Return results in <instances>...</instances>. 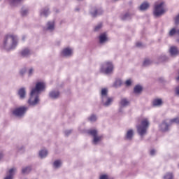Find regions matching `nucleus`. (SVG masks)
Listing matches in <instances>:
<instances>
[{
    "label": "nucleus",
    "mask_w": 179,
    "mask_h": 179,
    "mask_svg": "<svg viewBox=\"0 0 179 179\" xmlns=\"http://www.w3.org/2000/svg\"><path fill=\"white\" fill-rule=\"evenodd\" d=\"M44 89H45V83L43 82L36 83L35 88H33L30 93V97L28 100L29 106L34 107L40 103V94H41V92H44Z\"/></svg>",
    "instance_id": "nucleus-1"
},
{
    "label": "nucleus",
    "mask_w": 179,
    "mask_h": 179,
    "mask_svg": "<svg viewBox=\"0 0 179 179\" xmlns=\"http://www.w3.org/2000/svg\"><path fill=\"white\" fill-rule=\"evenodd\" d=\"M19 37L15 34H7L4 36L1 48L6 51H12L17 47Z\"/></svg>",
    "instance_id": "nucleus-2"
},
{
    "label": "nucleus",
    "mask_w": 179,
    "mask_h": 179,
    "mask_svg": "<svg viewBox=\"0 0 179 179\" xmlns=\"http://www.w3.org/2000/svg\"><path fill=\"white\" fill-rule=\"evenodd\" d=\"M150 125L149 119L144 118L141 120V124L137 126V132L140 135L141 138H143L148 133V129Z\"/></svg>",
    "instance_id": "nucleus-3"
},
{
    "label": "nucleus",
    "mask_w": 179,
    "mask_h": 179,
    "mask_svg": "<svg viewBox=\"0 0 179 179\" xmlns=\"http://www.w3.org/2000/svg\"><path fill=\"white\" fill-rule=\"evenodd\" d=\"M101 100L103 106L105 107H109L111 106V103L113 101V99L108 97V89L102 88L101 90Z\"/></svg>",
    "instance_id": "nucleus-4"
},
{
    "label": "nucleus",
    "mask_w": 179,
    "mask_h": 179,
    "mask_svg": "<svg viewBox=\"0 0 179 179\" xmlns=\"http://www.w3.org/2000/svg\"><path fill=\"white\" fill-rule=\"evenodd\" d=\"M113 71L114 65H113V62L110 61L105 62L101 65L100 71L102 72V73H105V75H110L113 73Z\"/></svg>",
    "instance_id": "nucleus-5"
},
{
    "label": "nucleus",
    "mask_w": 179,
    "mask_h": 179,
    "mask_svg": "<svg viewBox=\"0 0 179 179\" xmlns=\"http://www.w3.org/2000/svg\"><path fill=\"white\" fill-rule=\"evenodd\" d=\"M166 13V9H164V2L159 3H155L154 6L153 15L155 17H159Z\"/></svg>",
    "instance_id": "nucleus-6"
},
{
    "label": "nucleus",
    "mask_w": 179,
    "mask_h": 179,
    "mask_svg": "<svg viewBox=\"0 0 179 179\" xmlns=\"http://www.w3.org/2000/svg\"><path fill=\"white\" fill-rule=\"evenodd\" d=\"M171 124H179V117L171 119V120H169H169L164 121L159 125L160 131H162V132H166V131L169 129Z\"/></svg>",
    "instance_id": "nucleus-7"
},
{
    "label": "nucleus",
    "mask_w": 179,
    "mask_h": 179,
    "mask_svg": "<svg viewBox=\"0 0 179 179\" xmlns=\"http://www.w3.org/2000/svg\"><path fill=\"white\" fill-rule=\"evenodd\" d=\"M29 110V106H23L18 108H15L13 110V115L17 118H23L27 110Z\"/></svg>",
    "instance_id": "nucleus-8"
},
{
    "label": "nucleus",
    "mask_w": 179,
    "mask_h": 179,
    "mask_svg": "<svg viewBox=\"0 0 179 179\" xmlns=\"http://www.w3.org/2000/svg\"><path fill=\"white\" fill-rule=\"evenodd\" d=\"M88 134L93 137L92 145H98L99 143L101 142V136H99L98 131L96 129L88 130Z\"/></svg>",
    "instance_id": "nucleus-9"
},
{
    "label": "nucleus",
    "mask_w": 179,
    "mask_h": 179,
    "mask_svg": "<svg viewBox=\"0 0 179 179\" xmlns=\"http://www.w3.org/2000/svg\"><path fill=\"white\" fill-rule=\"evenodd\" d=\"M73 54V50L69 48H64L62 52V55L66 57H72Z\"/></svg>",
    "instance_id": "nucleus-10"
},
{
    "label": "nucleus",
    "mask_w": 179,
    "mask_h": 179,
    "mask_svg": "<svg viewBox=\"0 0 179 179\" xmlns=\"http://www.w3.org/2000/svg\"><path fill=\"white\" fill-rule=\"evenodd\" d=\"M91 15L92 17H96V16H99L103 13V10L101 9H97L96 8H92L90 10Z\"/></svg>",
    "instance_id": "nucleus-11"
},
{
    "label": "nucleus",
    "mask_w": 179,
    "mask_h": 179,
    "mask_svg": "<svg viewBox=\"0 0 179 179\" xmlns=\"http://www.w3.org/2000/svg\"><path fill=\"white\" fill-rule=\"evenodd\" d=\"M99 43L100 44H106L107 41H108V37L107 36V34L102 33L99 35Z\"/></svg>",
    "instance_id": "nucleus-12"
},
{
    "label": "nucleus",
    "mask_w": 179,
    "mask_h": 179,
    "mask_svg": "<svg viewBox=\"0 0 179 179\" xmlns=\"http://www.w3.org/2000/svg\"><path fill=\"white\" fill-rule=\"evenodd\" d=\"M46 30L48 31H54L55 30V22L50 21L48 22L46 24Z\"/></svg>",
    "instance_id": "nucleus-13"
},
{
    "label": "nucleus",
    "mask_w": 179,
    "mask_h": 179,
    "mask_svg": "<svg viewBox=\"0 0 179 179\" xmlns=\"http://www.w3.org/2000/svg\"><path fill=\"white\" fill-rule=\"evenodd\" d=\"M17 94L21 100L26 99V88L22 87L18 90Z\"/></svg>",
    "instance_id": "nucleus-14"
},
{
    "label": "nucleus",
    "mask_w": 179,
    "mask_h": 179,
    "mask_svg": "<svg viewBox=\"0 0 179 179\" xmlns=\"http://www.w3.org/2000/svg\"><path fill=\"white\" fill-rule=\"evenodd\" d=\"M16 173V168H12L9 170L8 174L4 178V179H13V176Z\"/></svg>",
    "instance_id": "nucleus-15"
},
{
    "label": "nucleus",
    "mask_w": 179,
    "mask_h": 179,
    "mask_svg": "<svg viewBox=\"0 0 179 179\" xmlns=\"http://www.w3.org/2000/svg\"><path fill=\"white\" fill-rule=\"evenodd\" d=\"M49 96L50 97V99H58L59 97V91L58 90H52L50 93H49Z\"/></svg>",
    "instance_id": "nucleus-16"
},
{
    "label": "nucleus",
    "mask_w": 179,
    "mask_h": 179,
    "mask_svg": "<svg viewBox=\"0 0 179 179\" xmlns=\"http://www.w3.org/2000/svg\"><path fill=\"white\" fill-rule=\"evenodd\" d=\"M169 52L171 57H176V55H178V49L176 46H172L170 48Z\"/></svg>",
    "instance_id": "nucleus-17"
},
{
    "label": "nucleus",
    "mask_w": 179,
    "mask_h": 179,
    "mask_svg": "<svg viewBox=\"0 0 179 179\" xmlns=\"http://www.w3.org/2000/svg\"><path fill=\"white\" fill-rule=\"evenodd\" d=\"M120 107H128L129 106V101L127 98H122L120 100Z\"/></svg>",
    "instance_id": "nucleus-18"
},
{
    "label": "nucleus",
    "mask_w": 179,
    "mask_h": 179,
    "mask_svg": "<svg viewBox=\"0 0 179 179\" xmlns=\"http://www.w3.org/2000/svg\"><path fill=\"white\" fill-rule=\"evenodd\" d=\"M121 85H122V80L120 78H117L113 84V87L118 89V87H120Z\"/></svg>",
    "instance_id": "nucleus-19"
},
{
    "label": "nucleus",
    "mask_w": 179,
    "mask_h": 179,
    "mask_svg": "<svg viewBox=\"0 0 179 179\" xmlns=\"http://www.w3.org/2000/svg\"><path fill=\"white\" fill-rule=\"evenodd\" d=\"M150 4L148 1H145L139 7L140 10H146V9H149Z\"/></svg>",
    "instance_id": "nucleus-20"
},
{
    "label": "nucleus",
    "mask_w": 179,
    "mask_h": 179,
    "mask_svg": "<svg viewBox=\"0 0 179 179\" xmlns=\"http://www.w3.org/2000/svg\"><path fill=\"white\" fill-rule=\"evenodd\" d=\"M134 136V130L133 129H129L127 131L125 138L128 141H131Z\"/></svg>",
    "instance_id": "nucleus-21"
},
{
    "label": "nucleus",
    "mask_w": 179,
    "mask_h": 179,
    "mask_svg": "<svg viewBox=\"0 0 179 179\" xmlns=\"http://www.w3.org/2000/svg\"><path fill=\"white\" fill-rule=\"evenodd\" d=\"M48 155V151L45 149L41 150L39 151V157L41 159H44L47 157Z\"/></svg>",
    "instance_id": "nucleus-22"
},
{
    "label": "nucleus",
    "mask_w": 179,
    "mask_h": 179,
    "mask_svg": "<svg viewBox=\"0 0 179 179\" xmlns=\"http://www.w3.org/2000/svg\"><path fill=\"white\" fill-rule=\"evenodd\" d=\"M40 15L41 16L47 17L50 15V10H48V8H43L40 11Z\"/></svg>",
    "instance_id": "nucleus-23"
},
{
    "label": "nucleus",
    "mask_w": 179,
    "mask_h": 179,
    "mask_svg": "<svg viewBox=\"0 0 179 179\" xmlns=\"http://www.w3.org/2000/svg\"><path fill=\"white\" fill-rule=\"evenodd\" d=\"M163 101L161 99H156L152 101V106L154 107H157L158 106H162Z\"/></svg>",
    "instance_id": "nucleus-24"
},
{
    "label": "nucleus",
    "mask_w": 179,
    "mask_h": 179,
    "mask_svg": "<svg viewBox=\"0 0 179 179\" xmlns=\"http://www.w3.org/2000/svg\"><path fill=\"white\" fill-rule=\"evenodd\" d=\"M131 16L132 15L131 14H129V13H126L122 15L120 17H121L122 20H129V19H131Z\"/></svg>",
    "instance_id": "nucleus-25"
},
{
    "label": "nucleus",
    "mask_w": 179,
    "mask_h": 179,
    "mask_svg": "<svg viewBox=\"0 0 179 179\" xmlns=\"http://www.w3.org/2000/svg\"><path fill=\"white\" fill-rule=\"evenodd\" d=\"M21 55L22 57H29L30 55V50L29 48L23 49L21 51Z\"/></svg>",
    "instance_id": "nucleus-26"
},
{
    "label": "nucleus",
    "mask_w": 179,
    "mask_h": 179,
    "mask_svg": "<svg viewBox=\"0 0 179 179\" xmlns=\"http://www.w3.org/2000/svg\"><path fill=\"white\" fill-rule=\"evenodd\" d=\"M62 166V160H56L53 163V167L54 169H59V167Z\"/></svg>",
    "instance_id": "nucleus-27"
},
{
    "label": "nucleus",
    "mask_w": 179,
    "mask_h": 179,
    "mask_svg": "<svg viewBox=\"0 0 179 179\" xmlns=\"http://www.w3.org/2000/svg\"><path fill=\"white\" fill-rule=\"evenodd\" d=\"M31 171V166H26L22 168V174H29Z\"/></svg>",
    "instance_id": "nucleus-28"
},
{
    "label": "nucleus",
    "mask_w": 179,
    "mask_h": 179,
    "mask_svg": "<svg viewBox=\"0 0 179 179\" xmlns=\"http://www.w3.org/2000/svg\"><path fill=\"white\" fill-rule=\"evenodd\" d=\"M22 0H7L11 6H16Z\"/></svg>",
    "instance_id": "nucleus-29"
},
{
    "label": "nucleus",
    "mask_w": 179,
    "mask_h": 179,
    "mask_svg": "<svg viewBox=\"0 0 179 179\" xmlns=\"http://www.w3.org/2000/svg\"><path fill=\"white\" fill-rule=\"evenodd\" d=\"M136 94H139V93L142 92V86L141 85H136L134 90Z\"/></svg>",
    "instance_id": "nucleus-30"
},
{
    "label": "nucleus",
    "mask_w": 179,
    "mask_h": 179,
    "mask_svg": "<svg viewBox=\"0 0 179 179\" xmlns=\"http://www.w3.org/2000/svg\"><path fill=\"white\" fill-rule=\"evenodd\" d=\"M167 59H169V58L165 55H162L159 57V62H164L167 61Z\"/></svg>",
    "instance_id": "nucleus-31"
},
{
    "label": "nucleus",
    "mask_w": 179,
    "mask_h": 179,
    "mask_svg": "<svg viewBox=\"0 0 179 179\" xmlns=\"http://www.w3.org/2000/svg\"><path fill=\"white\" fill-rule=\"evenodd\" d=\"M88 120L90 122H94L97 120V116H96V115H91Z\"/></svg>",
    "instance_id": "nucleus-32"
},
{
    "label": "nucleus",
    "mask_w": 179,
    "mask_h": 179,
    "mask_svg": "<svg viewBox=\"0 0 179 179\" xmlns=\"http://www.w3.org/2000/svg\"><path fill=\"white\" fill-rule=\"evenodd\" d=\"M29 14V9L27 8H22V10H21V15L22 16H27V15Z\"/></svg>",
    "instance_id": "nucleus-33"
},
{
    "label": "nucleus",
    "mask_w": 179,
    "mask_h": 179,
    "mask_svg": "<svg viewBox=\"0 0 179 179\" xmlns=\"http://www.w3.org/2000/svg\"><path fill=\"white\" fill-rule=\"evenodd\" d=\"M27 74L28 76H33V75H34V69L33 67H30L28 70H27Z\"/></svg>",
    "instance_id": "nucleus-34"
},
{
    "label": "nucleus",
    "mask_w": 179,
    "mask_h": 179,
    "mask_svg": "<svg viewBox=\"0 0 179 179\" xmlns=\"http://www.w3.org/2000/svg\"><path fill=\"white\" fill-rule=\"evenodd\" d=\"M152 64V61L149 59H145L143 63V66H148V65H150Z\"/></svg>",
    "instance_id": "nucleus-35"
},
{
    "label": "nucleus",
    "mask_w": 179,
    "mask_h": 179,
    "mask_svg": "<svg viewBox=\"0 0 179 179\" xmlns=\"http://www.w3.org/2000/svg\"><path fill=\"white\" fill-rule=\"evenodd\" d=\"M173 173H166L164 176V179H173Z\"/></svg>",
    "instance_id": "nucleus-36"
},
{
    "label": "nucleus",
    "mask_w": 179,
    "mask_h": 179,
    "mask_svg": "<svg viewBox=\"0 0 179 179\" xmlns=\"http://www.w3.org/2000/svg\"><path fill=\"white\" fill-rule=\"evenodd\" d=\"M176 33H177V30L176 29V28H173V29L169 31V35H170V36H174V34H176Z\"/></svg>",
    "instance_id": "nucleus-37"
},
{
    "label": "nucleus",
    "mask_w": 179,
    "mask_h": 179,
    "mask_svg": "<svg viewBox=\"0 0 179 179\" xmlns=\"http://www.w3.org/2000/svg\"><path fill=\"white\" fill-rule=\"evenodd\" d=\"M99 179H113V178L108 177V176H107V175H101L99 177Z\"/></svg>",
    "instance_id": "nucleus-38"
},
{
    "label": "nucleus",
    "mask_w": 179,
    "mask_h": 179,
    "mask_svg": "<svg viewBox=\"0 0 179 179\" xmlns=\"http://www.w3.org/2000/svg\"><path fill=\"white\" fill-rule=\"evenodd\" d=\"M27 70L26 68H23L20 71V74L23 76V75H24V73H26Z\"/></svg>",
    "instance_id": "nucleus-39"
},
{
    "label": "nucleus",
    "mask_w": 179,
    "mask_h": 179,
    "mask_svg": "<svg viewBox=\"0 0 179 179\" xmlns=\"http://www.w3.org/2000/svg\"><path fill=\"white\" fill-rule=\"evenodd\" d=\"M71 133H72V130H66L64 131V135L66 136H69V135H71Z\"/></svg>",
    "instance_id": "nucleus-40"
},
{
    "label": "nucleus",
    "mask_w": 179,
    "mask_h": 179,
    "mask_svg": "<svg viewBox=\"0 0 179 179\" xmlns=\"http://www.w3.org/2000/svg\"><path fill=\"white\" fill-rule=\"evenodd\" d=\"M125 85L126 86H131V85H132V81H131V80H127L125 82Z\"/></svg>",
    "instance_id": "nucleus-41"
},
{
    "label": "nucleus",
    "mask_w": 179,
    "mask_h": 179,
    "mask_svg": "<svg viewBox=\"0 0 179 179\" xmlns=\"http://www.w3.org/2000/svg\"><path fill=\"white\" fill-rule=\"evenodd\" d=\"M100 29H101V24H99L96 27H95L94 30L95 31H98V30H100Z\"/></svg>",
    "instance_id": "nucleus-42"
},
{
    "label": "nucleus",
    "mask_w": 179,
    "mask_h": 179,
    "mask_svg": "<svg viewBox=\"0 0 179 179\" xmlns=\"http://www.w3.org/2000/svg\"><path fill=\"white\" fill-rule=\"evenodd\" d=\"M150 155L151 156H155L156 155V150H151L150 152Z\"/></svg>",
    "instance_id": "nucleus-43"
},
{
    "label": "nucleus",
    "mask_w": 179,
    "mask_h": 179,
    "mask_svg": "<svg viewBox=\"0 0 179 179\" xmlns=\"http://www.w3.org/2000/svg\"><path fill=\"white\" fill-rule=\"evenodd\" d=\"M176 93L177 96H179V87H176Z\"/></svg>",
    "instance_id": "nucleus-44"
},
{
    "label": "nucleus",
    "mask_w": 179,
    "mask_h": 179,
    "mask_svg": "<svg viewBox=\"0 0 179 179\" xmlns=\"http://www.w3.org/2000/svg\"><path fill=\"white\" fill-rule=\"evenodd\" d=\"M136 47H142V43L138 42V43H136Z\"/></svg>",
    "instance_id": "nucleus-45"
},
{
    "label": "nucleus",
    "mask_w": 179,
    "mask_h": 179,
    "mask_svg": "<svg viewBox=\"0 0 179 179\" xmlns=\"http://www.w3.org/2000/svg\"><path fill=\"white\" fill-rule=\"evenodd\" d=\"M2 157H3V153L0 152V160L2 159Z\"/></svg>",
    "instance_id": "nucleus-46"
},
{
    "label": "nucleus",
    "mask_w": 179,
    "mask_h": 179,
    "mask_svg": "<svg viewBox=\"0 0 179 179\" xmlns=\"http://www.w3.org/2000/svg\"><path fill=\"white\" fill-rule=\"evenodd\" d=\"M176 33H177V34H179V29L176 30Z\"/></svg>",
    "instance_id": "nucleus-47"
},
{
    "label": "nucleus",
    "mask_w": 179,
    "mask_h": 179,
    "mask_svg": "<svg viewBox=\"0 0 179 179\" xmlns=\"http://www.w3.org/2000/svg\"><path fill=\"white\" fill-rule=\"evenodd\" d=\"M22 40H24V36H23V37H22Z\"/></svg>",
    "instance_id": "nucleus-48"
},
{
    "label": "nucleus",
    "mask_w": 179,
    "mask_h": 179,
    "mask_svg": "<svg viewBox=\"0 0 179 179\" xmlns=\"http://www.w3.org/2000/svg\"><path fill=\"white\" fill-rule=\"evenodd\" d=\"M178 43H179V39H178Z\"/></svg>",
    "instance_id": "nucleus-49"
},
{
    "label": "nucleus",
    "mask_w": 179,
    "mask_h": 179,
    "mask_svg": "<svg viewBox=\"0 0 179 179\" xmlns=\"http://www.w3.org/2000/svg\"><path fill=\"white\" fill-rule=\"evenodd\" d=\"M76 10H79V9H76Z\"/></svg>",
    "instance_id": "nucleus-50"
},
{
    "label": "nucleus",
    "mask_w": 179,
    "mask_h": 179,
    "mask_svg": "<svg viewBox=\"0 0 179 179\" xmlns=\"http://www.w3.org/2000/svg\"><path fill=\"white\" fill-rule=\"evenodd\" d=\"M115 1H118V0H115Z\"/></svg>",
    "instance_id": "nucleus-51"
}]
</instances>
